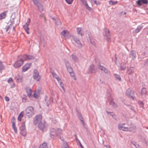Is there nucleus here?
Masks as SVG:
<instances>
[{"instance_id": "a878e982", "label": "nucleus", "mask_w": 148, "mask_h": 148, "mask_svg": "<svg viewBox=\"0 0 148 148\" xmlns=\"http://www.w3.org/2000/svg\"><path fill=\"white\" fill-rule=\"evenodd\" d=\"M62 130L60 129H58L56 131L57 136H58L59 137H60L61 134L62 133Z\"/></svg>"}, {"instance_id": "338daca9", "label": "nucleus", "mask_w": 148, "mask_h": 148, "mask_svg": "<svg viewBox=\"0 0 148 148\" xmlns=\"http://www.w3.org/2000/svg\"><path fill=\"white\" fill-rule=\"evenodd\" d=\"M148 64V58L146 60L144 64V65H145Z\"/></svg>"}, {"instance_id": "774afa93", "label": "nucleus", "mask_w": 148, "mask_h": 148, "mask_svg": "<svg viewBox=\"0 0 148 148\" xmlns=\"http://www.w3.org/2000/svg\"><path fill=\"white\" fill-rule=\"evenodd\" d=\"M12 83V84L11 85V88H14L15 86V85L13 83H13Z\"/></svg>"}, {"instance_id": "4be33fe9", "label": "nucleus", "mask_w": 148, "mask_h": 148, "mask_svg": "<svg viewBox=\"0 0 148 148\" xmlns=\"http://www.w3.org/2000/svg\"><path fill=\"white\" fill-rule=\"evenodd\" d=\"M114 76L115 79L119 81H121V78L120 76L118 74H114Z\"/></svg>"}, {"instance_id": "4468645a", "label": "nucleus", "mask_w": 148, "mask_h": 148, "mask_svg": "<svg viewBox=\"0 0 148 148\" xmlns=\"http://www.w3.org/2000/svg\"><path fill=\"white\" fill-rule=\"evenodd\" d=\"M129 56L132 58V60H134L136 57V52L134 50H131Z\"/></svg>"}, {"instance_id": "1a4fd4ad", "label": "nucleus", "mask_w": 148, "mask_h": 148, "mask_svg": "<svg viewBox=\"0 0 148 148\" xmlns=\"http://www.w3.org/2000/svg\"><path fill=\"white\" fill-rule=\"evenodd\" d=\"M72 38L73 40L77 44V47L79 48H81L83 47V45L81 43L80 40L75 36H73Z\"/></svg>"}, {"instance_id": "39448f33", "label": "nucleus", "mask_w": 148, "mask_h": 148, "mask_svg": "<svg viewBox=\"0 0 148 148\" xmlns=\"http://www.w3.org/2000/svg\"><path fill=\"white\" fill-rule=\"evenodd\" d=\"M126 94L128 96L130 97L133 100L135 98V96L134 91L128 89L126 91Z\"/></svg>"}, {"instance_id": "f257e3e1", "label": "nucleus", "mask_w": 148, "mask_h": 148, "mask_svg": "<svg viewBox=\"0 0 148 148\" xmlns=\"http://www.w3.org/2000/svg\"><path fill=\"white\" fill-rule=\"evenodd\" d=\"M25 60L22 58V55L18 56V59L13 65V66L15 68H18L20 67L23 63Z\"/></svg>"}, {"instance_id": "4c0bfd02", "label": "nucleus", "mask_w": 148, "mask_h": 148, "mask_svg": "<svg viewBox=\"0 0 148 148\" xmlns=\"http://www.w3.org/2000/svg\"><path fill=\"white\" fill-rule=\"evenodd\" d=\"M21 133L22 135L23 136H25L27 134V132L26 130L21 131Z\"/></svg>"}, {"instance_id": "dca6fc26", "label": "nucleus", "mask_w": 148, "mask_h": 148, "mask_svg": "<svg viewBox=\"0 0 148 148\" xmlns=\"http://www.w3.org/2000/svg\"><path fill=\"white\" fill-rule=\"evenodd\" d=\"M98 66H99L98 68L101 71H103L106 73H108V70L105 67L101 65L100 64H98Z\"/></svg>"}, {"instance_id": "bb28decb", "label": "nucleus", "mask_w": 148, "mask_h": 148, "mask_svg": "<svg viewBox=\"0 0 148 148\" xmlns=\"http://www.w3.org/2000/svg\"><path fill=\"white\" fill-rule=\"evenodd\" d=\"M20 130L21 131L26 130L25 122H23L21 123V127Z\"/></svg>"}, {"instance_id": "b1692460", "label": "nucleus", "mask_w": 148, "mask_h": 148, "mask_svg": "<svg viewBox=\"0 0 148 148\" xmlns=\"http://www.w3.org/2000/svg\"><path fill=\"white\" fill-rule=\"evenodd\" d=\"M27 95L30 97L32 95V90L31 89L27 88L26 89Z\"/></svg>"}, {"instance_id": "7ed1b4c3", "label": "nucleus", "mask_w": 148, "mask_h": 148, "mask_svg": "<svg viewBox=\"0 0 148 148\" xmlns=\"http://www.w3.org/2000/svg\"><path fill=\"white\" fill-rule=\"evenodd\" d=\"M103 34L104 36L106 38L108 42H110L111 41L110 31L108 29L106 28H104L103 31Z\"/></svg>"}, {"instance_id": "6e6d98bb", "label": "nucleus", "mask_w": 148, "mask_h": 148, "mask_svg": "<svg viewBox=\"0 0 148 148\" xmlns=\"http://www.w3.org/2000/svg\"><path fill=\"white\" fill-rule=\"evenodd\" d=\"M138 103L139 105H140L141 106L143 107L144 106V104L143 102L141 101H139L138 102Z\"/></svg>"}, {"instance_id": "864d4df0", "label": "nucleus", "mask_w": 148, "mask_h": 148, "mask_svg": "<svg viewBox=\"0 0 148 148\" xmlns=\"http://www.w3.org/2000/svg\"><path fill=\"white\" fill-rule=\"evenodd\" d=\"M60 86L62 88L63 90L64 91L65 89L64 88V84H62V82H60Z\"/></svg>"}, {"instance_id": "8fccbe9b", "label": "nucleus", "mask_w": 148, "mask_h": 148, "mask_svg": "<svg viewBox=\"0 0 148 148\" xmlns=\"http://www.w3.org/2000/svg\"><path fill=\"white\" fill-rule=\"evenodd\" d=\"M52 74L53 77H55L56 79L58 77V75H57L54 72H52Z\"/></svg>"}, {"instance_id": "49530a36", "label": "nucleus", "mask_w": 148, "mask_h": 148, "mask_svg": "<svg viewBox=\"0 0 148 148\" xmlns=\"http://www.w3.org/2000/svg\"><path fill=\"white\" fill-rule=\"evenodd\" d=\"M63 146L64 148H69L66 142L64 143Z\"/></svg>"}, {"instance_id": "393cba45", "label": "nucleus", "mask_w": 148, "mask_h": 148, "mask_svg": "<svg viewBox=\"0 0 148 148\" xmlns=\"http://www.w3.org/2000/svg\"><path fill=\"white\" fill-rule=\"evenodd\" d=\"M76 110H77V113L78 118L81 121H82L84 120V118L82 116L81 114L79 112V111H78V110L77 109Z\"/></svg>"}, {"instance_id": "58836bf2", "label": "nucleus", "mask_w": 148, "mask_h": 148, "mask_svg": "<svg viewBox=\"0 0 148 148\" xmlns=\"http://www.w3.org/2000/svg\"><path fill=\"white\" fill-rule=\"evenodd\" d=\"M117 3L118 2L117 1H114L112 0L110 1L109 2V4L110 5L115 4Z\"/></svg>"}, {"instance_id": "603ef678", "label": "nucleus", "mask_w": 148, "mask_h": 148, "mask_svg": "<svg viewBox=\"0 0 148 148\" xmlns=\"http://www.w3.org/2000/svg\"><path fill=\"white\" fill-rule=\"evenodd\" d=\"M13 82L12 78L11 77L8 80V83H10L11 82L12 83H13Z\"/></svg>"}, {"instance_id": "6e6552de", "label": "nucleus", "mask_w": 148, "mask_h": 148, "mask_svg": "<svg viewBox=\"0 0 148 148\" xmlns=\"http://www.w3.org/2000/svg\"><path fill=\"white\" fill-rule=\"evenodd\" d=\"M45 122L44 123L40 122L38 124L39 128L42 131H46L47 130V127L45 126Z\"/></svg>"}, {"instance_id": "2f4dec72", "label": "nucleus", "mask_w": 148, "mask_h": 148, "mask_svg": "<svg viewBox=\"0 0 148 148\" xmlns=\"http://www.w3.org/2000/svg\"><path fill=\"white\" fill-rule=\"evenodd\" d=\"M126 63H123L121 64L120 66V69L121 70H124L126 68Z\"/></svg>"}, {"instance_id": "e2e57ef3", "label": "nucleus", "mask_w": 148, "mask_h": 148, "mask_svg": "<svg viewBox=\"0 0 148 148\" xmlns=\"http://www.w3.org/2000/svg\"><path fill=\"white\" fill-rule=\"evenodd\" d=\"M23 115L24 113H23L22 112H21L19 114V116H20L21 117H23Z\"/></svg>"}, {"instance_id": "09e8293b", "label": "nucleus", "mask_w": 148, "mask_h": 148, "mask_svg": "<svg viewBox=\"0 0 148 148\" xmlns=\"http://www.w3.org/2000/svg\"><path fill=\"white\" fill-rule=\"evenodd\" d=\"M14 18H13L12 20H10V25L12 26V25L14 24Z\"/></svg>"}, {"instance_id": "e433bc0d", "label": "nucleus", "mask_w": 148, "mask_h": 148, "mask_svg": "<svg viewBox=\"0 0 148 148\" xmlns=\"http://www.w3.org/2000/svg\"><path fill=\"white\" fill-rule=\"evenodd\" d=\"M5 69V67L3 65V63L1 62L0 61V71L4 70Z\"/></svg>"}, {"instance_id": "052dcab7", "label": "nucleus", "mask_w": 148, "mask_h": 148, "mask_svg": "<svg viewBox=\"0 0 148 148\" xmlns=\"http://www.w3.org/2000/svg\"><path fill=\"white\" fill-rule=\"evenodd\" d=\"M4 99L6 101H8L10 100L9 97L7 96H5Z\"/></svg>"}, {"instance_id": "f03ea898", "label": "nucleus", "mask_w": 148, "mask_h": 148, "mask_svg": "<svg viewBox=\"0 0 148 148\" xmlns=\"http://www.w3.org/2000/svg\"><path fill=\"white\" fill-rule=\"evenodd\" d=\"M25 115L28 118H30L34 114V108L32 106H29L25 110Z\"/></svg>"}, {"instance_id": "c03bdc74", "label": "nucleus", "mask_w": 148, "mask_h": 148, "mask_svg": "<svg viewBox=\"0 0 148 148\" xmlns=\"http://www.w3.org/2000/svg\"><path fill=\"white\" fill-rule=\"evenodd\" d=\"M89 38L90 39V43L92 44L93 45H95V43L94 40L91 39H90V37H89Z\"/></svg>"}, {"instance_id": "473e14b6", "label": "nucleus", "mask_w": 148, "mask_h": 148, "mask_svg": "<svg viewBox=\"0 0 148 148\" xmlns=\"http://www.w3.org/2000/svg\"><path fill=\"white\" fill-rule=\"evenodd\" d=\"M133 68V67H130V68H128L127 71L128 72V73L129 75L131 74L132 73L134 72V70L132 69Z\"/></svg>"}, {"instance_id": "9b49d317", "label": "nucleus", "mask_w": 148, "mask_h": 148, "mask_svg": "<svg viewBox=\"0 0 148 148\" xmlns=\"http://www.w3.org/2000/svg\"><path fill=\"white\" fill-rule=\"evenodd\" d=\"M68 72L70 74V75L72 77H74V79L75 80H76V78L75 76V74L73 72V71L72 67L71 66L68 67L66 68Z\"/></svg>"}, {"instance_id": "a18cd8bd", "label": "nucleus", "mask_w": 148, "mask_h": 148, "mask_svg": "<svg viewBox=\"0 0 148 148\" xmlns=\"http://www.w3.org/2000/svg\"><path fill=\"white\" fill-rule=\"evenodd\" d=\"M72 58L76 62H77V58L76 56L73 55H72Z\"/></svg>"}, {"instance_id": "6ab92c4d", "label": "nucleus", "mask_w": 148, "mask_h": 148, "mask_svg": "<svg viewBox=\"0 0 148 148\" xmlns=\"http://www.w3.org/2000/svg\"><path fill=\"white\" fill-rule=\"evenodd\" d=\"M109 103L110 105H111L114 108L117 107V104L113 101L112 99L111 100L109 101Z\"/></svg>"}, {"instance_id": "680f3d73", "label": "nucleus", "mask_w": 148, "mask_h": 148, "mask_svg": "<svg viewBox=\"0 0 148 148\" xmlns=\"http://www.w3.org/2000/svg\"><path fill=\"white\" fill-rule=\"evenodd\" d=\"M56 79L58 81V82H59V83H60V82H62L61 80V79L59 77V76L58 77H57L56 78Z\"/></svg>"}, {"instance_id": "20e7f679", "label": "nucleus", "mask_w": 148, "mask_h": 148, "mask_svg": "<svg viewBox=\"0 0 148 148\" xmlns=\"http://www.w3.org/2000/svg\"><path fill=\"white\" fill-rule=\"evenodd\" d=\"M42 119V116L41 114H39L36 116L34 120V123L35 125H36L37 124L41 122Z\"/></svg>"}, {"instance_id": "f8f14e48", "label": "nucleus", "mask_w": 148, "mask_h": 148, "mask_svg": "<svg viewBox=\"0 0 148 148\" xmlns=\"http://www.w3.org/2000/svg\"><path fill=\"white\" fill-rule=\"evenodd\" d=\"M97 71V70L95 69L94 65L92 64L89 66L88 71V73H93Z\"/></svg>"}, {"instance_id": "79ce46f5", "label": "nucleus", "mask_w": 148, "mask_h": 148, "mask_svg": "<svg viewBox=\"0 0 148 148\" xmlns=\"http://www.w3.org/2000/svg\"><path fill=\"white\" fill-rule=\"evenodd\" d=\"M65 63L66 68L71 66L70 65L69 62L68 61L65 60Z\"/></svg>"}, {"instance_id": "c756f323", "label": "nucleus", "mask_w": 148, "mask_h": 148, "mask_svg": "<svg viewBox=\"0 0 148 148\" xmlns=\"http://www.w3.org/2000/svg\"><path fill=\"white\" fill-rule=\"evenodd\" d=\"M77 33L78 34H80L81 36H84V34L81 32V28L80 27H77Z\"/></svg>"}, {"instance_id": "2eb2a0df", "label": "nucleus", "mask_w": 148, "mask_h": 148, "mask_svg": "<svg viewBox=\"0 0 148 148\" xmlns=\"http://www.w3.org/2000/svg\"><path fill=\"white\" fill-rule=\"evenodd\" d=\"M31 64H26L22 68V71L25 72L30 67Z\"/></svg>"}, {"instance_id": "69168bd1", "label": "nucleus", "mask_w": 148, "mask_h": 148, "mask_svg": "<svg viewBox=\"0 0 148 148\" xmlns=\"http://www.w3.org/2000/svg\"><path fill=\"white\" fill-rule=\"evenodd\" d=\"M15 122V118H14V117H13L12 118V122Z\"/></svg>"}, {"instance_id": "9d476101", "label": "nucleus", "mask_w": 148, "mask_h": 148, "mask_svg": "<svg viewBox=\"0 0 148 148\" xmlns=\"http://www.w3.org/2000/svg\"><path fill=\"white\" fill-rule=\"evenodd\" d=\"M22 58L24 60H33L34 58V56L32 55L26 54L22 55Z\"/></svg>"}, {"instance_id": "aec40b11", "label": "nucleus", "mask_w": 148, "mask_h": 148, "mask_svg": "<svg viewBox=\"0 0 148 148\" xmlns=\"http://www.w3.org/2000/svg\"><path fill=\"white\" fill-rule=\"evenodd\" d=\"M22 78V77L18 74H17L15 77V79L18 82H20L21 81Z\"/></svg>"}, {"instance_id": "37998d69", "label": "nucleus", "mask_w": 148, "mask_h": 148, "mask_svg": "<svg viewBox=\"0 0 148 148\" xmlns=\"http://www.w3.org/2000/svg\"><path fill=\"white\" fill-rule=\"evenodd\" d=\"M106 112L108 114H110L111 116H113L114 115V114L112 112H110L108 110L106 111Z\"/></svg>"}, {"instance_id": "13d9d810", "label": "nucleus", "mask_w": 148, "mask_h": 148, "mask_svg": "<svg viewBox=\"0 0 148 148\" xmlns=\"http://www.w3.org/2000/svg\"><path fill=\"white\" fill-rule=\"evenodd\" d=\"M33 97L35 98H38V94H36L35 92L33 94Z\"/></svg>"}, {"instance_id": "423d86ee", "label": "nucleus", "mask_w": 148, "mask_h": 148, "mask_svg": "<svg viewBox=\"0 0 148 148\" xmlns=\"http://www.w3.org/2000/svg\"><path fill=\"white\" fill-rule=\"evenodd\" d=\"M33 77L34 79L37 81H39L40 79V77L39 75V73L37 70H34Z\"/></svg>"}, {"instance_id": "a211bd4d", "label": "nucleus", "mask_w": 148, "mask_h": 148, "mask_svg": "<svg viewBox=\"0 0 148 148\" xmlns=\"http://www.w3.org/2000/svg\"><path fill=\"white\" fill-rule=\"evenodd\" d=\"M7 11L4 12L0 14V20L5 19L6 16Z\"/></svg>"}, {"instance_id": "a19ab883", "label": "nucleus", "mask_w": 148, "mask_h": 148, "mask_svg": "<svg viewBox=\"0 0 148 148\" xmlns=\"http://www.w3.org/2000/svg\"><path fill=\"white\" fill-rule=\"evenodd\" d=\"M12 26L9 25L8 26H6L5 28V29H6V32H8V30L11 29Z\"/></svg>"}, {"instance_id": "0eeeda50", "label": "nucleus", "mask_w": 148, "mask_h": 148, "mask_svg": "<svg viewBox=\"0 0 148 148\" xmlns=\"http://www.w3.org/2000/svg\"><path fill=\"white\" fill-rule=\"evenodd\" d=\"M50 135L51 138L57 136L56 131L53 128H51L50 130Z\"/></svg>"}, {"instance_id": "de8ad7c7", "label": "nucleus", "mask_w": 148, "mask_h": 148, "mask_svg": "<svg viewBox=\"0 0 148 148\" xmlns=\"http://www.w3.org/2000/svg\"><path fill=\"white\" fill-rule=\"evenodd\" d=\"M65 1L68 4H71L72 3L73 0H66Z\"/></svg>"}, {"instance_id": "f704fd0d", "label": "nucleus", "mask_w": 148, "mask_h": 148, "mask_svg": "<svg viewBox=\"0 0 148 148\" xmlns=\"http://www.w3.org/2000/svg\"><path fill=\"white\" fill-rule=\"evenodd\" d=\"M39 11L41 12L43 10V7L41 3L37 6Z\"/></svg>"}, {"instance_id": "ea45409f", "label": "nucleus", "mask_w": 148, "mask_h": 148, "mask_svg": "<svg viewBox=\"0 0 148 148\" xmlns=\"http://www.w3.org/2000/svg\"><path fill=\"white\" fill-rule=\"evenodd\" d=\"M33 1L34 3L37 6L41 3L38 0H33Z\"/></svg>"}, {"instance_id": "412c9836", "label": "nucleus", "mask_w": 148, "mask_h": 148, "mask_svg": "<svg viewBox=\"0 0 148 148\" xmlns=\"http://www.w3.org/2000/svg\"><path fill=\"white\" fill-rule=\"evenodd\" d=\"M143 27V26L142 25H139L138 26L134 32L135 33H137L139 32L141 30Z\"/></svg>"}, {"instance_id": "ddd939ff", "label": "nucleus", "mask_w": 148, "mask_h": 148, "mask_svg": "<svg viewBox=\"0 0 148 148\" xmlns=\"http://www.w3.org/2000/svg\"><path fill=\"white\" fill-rule=\"evenodd\" d=\"M148 1L147 0H138L136 1V3L139 6H141L142 4H146L148 3Z\"/></svg>"}, {"instance_id": "3c124183", "label": "nucleus", "mask_w": 148, "mask_h": 148, "mask_svg": "<svg viewBox=\"0 0 148 148\" xmlns=\"http://www.w3.org/2000/svg\"><path fill=\"white\" fill-rule=\"evenodd\" d=\"M24 29L26 32H27V34H29V32L28 30H29V28L28 27H23Z\"/></svg>"}, {"instance_id": "7c9ffc66", "label": "nucleus", "mask_w": 148, "mask_h": 148, "mask_svg": "<svg viewBox=\"0 0 148 148\" xmlns=\"http://www.w3.org/2000/svg\"><path fill=\"white\" fill-rule=\"evenodd\" d=\"M85 6L86 9L90 12H93V10L90 7L88 6L87 3H86V5H85Z\"/></svg>"}, {"instance_id": "f3484780", "label": "nucleus", "mask_w": 148, "mask_h": 148, "mask_svg": "<svg viewBox=\"0 0 148 148\" xmlns=\"http://www.w3.org/2000/svg\"><path fill=\"white\" fill-rule=\"evenodd\" d=\"M118 128L120 130L124 131H129L130 128H129L128 127H123V126L119 125Z\"/></svg>"}, {"instance_id": "72a5a7b5", "label": "nucleus", "mask_w": 148, "mask_h": 148, "mask_svg": "<svg viewBox=\"0 0 148 148\" xmlns=\"http://www.w3.org/2000/svg\"><path fill=\"white\" fill-rule=\"evenodd\" d=\"M141 93L142 95H145L147 93L146 89L145 88H143L142 89Z\"/></svg>"}, {"instance_id": "4d7b16f0", "label": "nucleus", "mask_w": 148, "mask_h": 148, "mask_svg": "<svg viewBox=\"0 0 148 148\" xmlns=\"http://www.w3.org/2000/svg\"><path fill=\"white\" fill-rule=\"evenodd\" d=\"M61 34L62 36L65 37V35L66 34V31L65 30H64L61 33Z\"/></svg>"}, {"instance_id": "5701e85b", "label": "nucleus", "mask_w": 148, "mask_h": 148, "mask_svg": "<svg viewBox=\"0 0 148 148\" xmlns=\"http://www.w3.org/2000/svg\"><path fill=\"white\" fill-rule=\"evenodd\" d=\"M51 101H52L51 99V98H49L47 96L46 97L45 101L47 106H49V104L50 103Z\"/></svg>"}, {"instance_id": "c9c22d12", "label": "nucleus", "mask_w": 148, "mask_h": 148, "mask_svg": "<svg viewBox=\"0 0 148 148\" xmlns=\"http://www.w3.org/2000/svg\"><path fill=\"white\" fill-rule=\"evenodd\" d=\"M47 146V143L45 142L43 143L42 144L40 145L39 148H46Z\"/></svg>"}, {"instance_id": "bf43d9fd", "label": "nucleus", "mask_w": 148, "mask_h": 148, "mask_svg": "<svg viewBox=\"0 0 148 148\" xmlns=\"http://www.w3.org/2000/svg\"><path fill=\"white\" fill-rule=\"evenodd\" d=\"M127 106H129V108L130 109H131V110L133 111H134L135 109L134 107L131 106L130 105H127Z\"/></svg>"}, {"instance_id": "5fc2aeb1", "label": "nucleus", "mask_w": 148, "mask_h": 148, "mask_svg": "<svg viewBox=\"0 0 148 148\" xmlns=\"http://www.w3.org/2000/svg\"><path fill=\"white\" fill-rule=\"evenodd\" d=\"M80 1L84 5H85L86 3H87L86 0H80Z\"/></svg>"}, {"instance_id": "c85d7f7f", "label": "nucleus", "mask_w": 148, "mask_h": 148, "mask_svg": "<svg viewBox=\"0 0 148 148\" xmlns=\"http://www.w3.org/2000/svg\"><path fill=\"white\" fill-rule=\"evenodd\" d=\"M30 18H28V19L26 23L23 26V27H28V26L29 24V23L30 22Z\"/></svg>"}, {"instance_id": "cd10ccee", "label": "nucleus", "mask_w": 148, "mask_h": 148, "mask_svg": "<svg viewBox=\"0 0 148 148\" xmlns=\"http://www.w3.org/2000/svg\"><path fill=\"white\" fill-rule=\"evenodd\" d=\"M12 127L15 132L17 134V130L16 127L15 122H12Z\"/></svg>"}, {"instance_id": "0e129e2a", "label": "nucleus", "mask_w": 148, "mask_h": 148, "mask_svg": "<svg viewBox=\"0 0 148 148\" xmlns=\"http://www.w3.org/2000/svg\"><path fill=\"white\" fill-rule=\"evenodd\" d=\"M79 142V145L80 146V147H81V148H84V147L82 146V145L81 143L80 142V141L79 140H77Z\"/></svg>"}]
</instances>
